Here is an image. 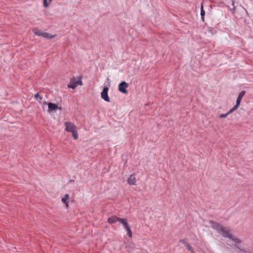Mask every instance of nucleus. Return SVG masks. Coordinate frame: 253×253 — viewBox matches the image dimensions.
Returning a JSON list of instances; mask_svg holds the SVG:
<instances>
[{
  "label": "nucleus",
  "instance_id": "obj_1",
  "mask_svg": "<svg viewBox=\"0 0 253 253\" xmlns=\"http://www.w3.org/2000/svg\"><path fill=\"white\" fill-rule=\"evenodd\" d=\"M230 231V230L227 229L225 227L222 226L217 232L221 234L223 237L228 238L232 240L235 243H241V241L239 239L233 237L232 234L229 233Z\"/></svg>",
  "mask_w": 253,
  "mask_h": 253
},
{
  "label": "nucleus",
  "instance_id": "obj_2",
  "mask_svg": "<svg viewBox=\"0 0 253 253\" xmlns=\"http://www.w3.org/2000/svg\"><path fill=\"white\" fill-rule=\"evenodd\" d=\"M32 31L35 35L42 36L47 39H51L55 37V35H52L47 33L43 32L39 30L38 28H34Z\"/></svg>",
  "mask_w": 253,
  "mask_h": 253
},
{
  "label": "nucleus",
  "instance_id": "obj_3",
  "mask_svg": "<svg viewBox=\"0 0 253 253\" xmlns=\"http://www.w3.org/2000/svg\"><path fill=\"white\" fill-rule=\"evenodd\" d=\"M82 77H79L78 80L76 78L71 79L70 83L68 84V87L72 89L75 88L78 85H82V82L81 81Z\"/></svg>",
  "mask_w": 253,
  "mask_h": 253
},
{
  "label": "nucleus",
  "instance_id": "obj_4",
  "mask_svg": "<svg viewBox=\"0 0 253 253\" xmlns=\"http://www.w3.org/2000/svg\"><path fill=\"white\" fill-rule=\"evenodd\" d=\"M48 105V112L49 113L54 112H56L57 110H59L60 111L62 110V108L61 106H59L57 104L51 102L47 103Z\"/></svg>",
  "mask_w": 253,
  "mask_h": 253
},
{
  "label": "nucleus",
  "instance_id": "obj_5",
  "mask_svg": "<svg viewBox=\"0 0 253 253\" xmlns=\"http://www.w3.org/2000/svg\"><path fill=\"white\" fill-rule=\"evenodd\" d=\"M128 84L125 81H123L120 83L119 84L118 90L120 92L124 93L127 94L128 93V91L126 89L128 87Z\"/></svg>",
  "mask_w": 253,
  "mask_h": 253
},
{
  "label": "nucleus",
  "instance_id": "obj_6",
  "mask_svg": "<svg viewBox=\"0 0 253 253\" xmlns=\"http://www.w3.org/2000/svg\"><path fill=\"white\" fill-rule=\"evenodd\" d=\"M109 88L107 86H104L103 88V90L101 93V97L105 101L109 102H110V98L108 95V91Z\"/></svg>",
  "mask_w": 253,
  "mask_h": 253
},
{
  "label": "nucleus",
  "instance_id": "obj_7",
  "mask_svg": "<svg viewBox=\"0 0 253 253\" xmlns=\"http://www.w3.org/2000/svg\"><path fill=\"white\" fill-rule=\"evenodd\" d=\"M123 220L124 221H123V222L121 221L120 223H122L124 225L125 228H126V230L127 235L129 237H132V232H131L130 227L127 222L126 219L123 218Z\"/></svg>",
  "mask_w": 253,
  "mask_h": 253
},
{
  "label": "nucleus",
  "instance_id": "obj_8",
  "mask_svg": "<svg viewBox=\"0 0 253 253\" xmlns=\"http://www.w3.org/2000/svg\"><path fill=\"white\" fill-rule=\"evenodd\" d=\"M65 126H66V130L67 132H71L77 129L76 126L70 122H65Z\"/></svg>",
  "mask_w": 253,
  "mask_h": 253
},
{
  "label": "nucleus",
  "instance_id": "obj_9",
  "mask_svg": "<svg viewBox=\"0 0 253 253\" xmlns=\"http://www.w3.org/2000/svg\"><path fill=\"white\" fill-rule=\"evenodd\" d=\"M209 223L213 229L216 230L217 232H218L220 228L222 226V225H220L219 223L215 222L212 220L209 221Z\"/></svg>",
  "mask_w": 253,
  "mask_h": 253
},
{
  "label": "nucleus",
  "instance_id": "obj_10",
  "mask_svg": "<svg viewBox=\"0 0 253 253\" xmlns=\"http://www.w3.org/2000/svg\"><path fill=\"white\" fill-rule=\"evenodd\" d=\"M117 221H119L120 223L121 221L123 222L124 221L123 220V218L118 217L116 216H111L108 219V222L111 224L115 223Z\"/></svg>",
  "mask_w": 253,
  "mask_h": 253
},
{
  "label": "nucleus",
  "instance_id": "obj_11",
  "mask_svg": "<svg viewBox=\"0 0 253 253\" xmlns=\"http://www.w3.org/2000/svg\"><path fill=\"white\" fill-rule=\"evenodd\" d=\"M127 181L129 185H135L136 183V179L135 176L130 175V177L127 179Z\"/></svg>",
  "mask_w": 253,
  "mask_h": 253
},
{
  "label": "nucleus",
  "instance_id": "obj_12",
  "mask_svg": "<svg viewBox=\"0 0 253 253\" xmlns=\"http://www.w3.org/2000/svg\"><path fill=\"white\" fill-rule=\"evenodd\" d=\"M245 93H246V91L245 90H242V91H241L238 96L237 99L236 100V102H238L239 103H241V100H242L243 97L245 94Z\"/></svg>",
  "mask_w": 253,
  "mask_h": 253
},
{
  "label": "nucleus",
  "instance_id": "obj_13",
  "mask_svg": "<svg viewBox=\"0 0 253 253\" xmlns=\"http://www.w3.org/2000/svg\"><path fill=\"white\" fill-rule=\"evenodd\" d=\"M69 195L68 194H66L63 198H62V202L66 205L67 207H68V199H69Z\"/></svg>",
  "mask_w": 253,
  "mask_h": 253
},
{
  "label": "nucleus",
  "instance_id": "obj_14",
  "mask_svg": "<svg viewBox=\"0 0 253 253\" xmlns=\"http://www.w3.org/2000/svg\"><path fill=\"white\" fill-rule=\"evenodd\" d=\"M205 15V12L204 9V6L203 3H201V19L204 22V16Z\"/></svg>",
  "mask_w": 253,
  "mask_h": 253
},
{
  "label": "nucleus",
  "instance_id": "obj_15",
  "mask_svg": "<svg viewBox=\"0 0 253 253\" xmlns=\"http://www.w3.org/2000/svg\"><path fill=\"white\" fill-rule=\"evenodd\" d=\"M239 243H235V245H233V247L234 249V251L236 253H240V251H241V249L239 247V246L237 245Z\"/></svg>",
  "mask_w": 253,
  "mask_h": 253
},
{
  "label": "nucleus",
  "instance_id": "obj_16",
  "mask_svg": "<svg viewBox=\"0 0 253 253\" xmlns=\"http://www.w3.org/2000/svg\"><path fill=\"white\" fill-rule=\"evenodd\" d=\"M185 247L187 248V250L190 251L192 253H195L193 248L189 243L186 244Z\"/></svg>",
  "mask_w": 253,
  "mask_h": 253
},
{
  "label": "nucleus",
  "instance_id": "obj_17",
  "mask_svg": "<svg viewBox=\"0 0 253 253\" xmlns=\"http://www.w3.org/2000/svg\"><path fill=\"white\" fill-rule=\"evenodd\" d=\"M71 132L72 133V136L73 137V138L75 139H77L78 138V134L77 129Z\"/></svg>",
  "mask_w": 253,
  "mask_h": 253
},
{
  "label": "nucleus",
  "instance_id": "obj_18",
  "mask_svg": "<svg viewBox=\"0 0 253 253\" xmlns=\"http://www.w3.org/2000/svg\"><path fill=\"white\" fill-rule=\"evenodd\" d=\"M43 6L45 7H47L49 6V3L51 2L52 0H49V2H47V0H43Z\"/></svg>",
  "mask_w": 253,
  "mask_h": 253
},
{
  "label": "nucleus",
  "instance_id": "obj_19",
  "mask_svg": "<svg viewBox=\"0 0 253 253\" xmlns=\"http://www.w3.org/2000/svg\"><path fill=\"white\" fill-rule=\"evenodd\" d=\"M232 5H233V7L232 9H230V10L232 12V13L234 14L235 13L236 6L234 5L235 1L234 0H232Z\"/></svg>",
  "mask_w": 253,
  "mask_h": 253
},
{
  "label": "nucleus",
  "instance_id": "obj_20",
  "mask_svg": "<svg viewBox=\"0 0 253 253\" xmlns=\"http://www.w3.org/2000/svg\"><path fill=\"white\" fill-rule=\"evenodd\" d=\"M179 242L183 244L185 246L186 245V244H188V242H187V239L184 238V239H180L179 240Z\"/></svg>",
  "mask_w": 253,
  "mask_h": 253
},
{
  "label": "nucleus",
  "instance_id": "obj_21",
  "mask_svg": "<svg viewBox=\"0 0 253 253\" xmlns=\"http://www.w3.org/2000/svg\"><path fill=\"white\" fill-rule=\"evenodd\" d=\"M240 103L238 102H236V104L234 106V107L232 108L235 111L238 109L240 105Z\"/></svg>",
  "mask_w": 253,
  "mask_h": 253
},
{
  "label": "nucleus",
  "instance_id": "obj_22",
  "mask_svg": "<svg viewBox=\"0 0 253 253\" xmlns=\"http://www.w3.org/2000/svg\"><path fill=\"white\" fill-rule=\"evenodd\" d=\"M35 98L36 99H38V98H39L40 100H42V96H40L39 95V93H36L35 96H34Z\"/></svg>",
  "mask_w": 253,
  "mask_h": 253
},
{
  "label": "nucleus",
  "instance_id": "obj_23",
  "mask_svg": "<svg viewBox=\"0 0 253 253\" xmlns=\"http://www.w3.org/2000/svg\"><path fill=\"white\" fill-rule=\"evenodd\" d=\"M228 115V114H227V113L226 114H221L219 115V117L220 118H226Z\"/></svg>",
  "mask_w": 253,
  "mask_h": 253
},
{
  "label": "nucleus",
  "instance_id": "obj_24",
  "mask_svg": "<svg viewBox=\"0 0 253 253\" xmlns=\"http://www.w3.org/2000/svg\"><path fill=\"white\" fill-rule=\"evenodd\" d=\"M234 111L235 110L233 108H232L227 112V114L229 115V114L233 113Z\"/></svg>",
  "mask_w": 253,
  "mask_h": 253
},
{
  "label": "nucleus",
  "instance_id": "obj_25",
  "mask_svg": "<svg viewBox=\"0 0 253 253\" xmlns=\"http://www.w3.org/2000/svg\"><path fill=\"white\" fill-rule=\"evenodd\" d=\"M248 253L246 250L245 249H241V251H240V253Z\"/></svg>",
  "mask_w": 253,
  "mask_h": 253
},
{
  "label": "nucleus",
  "instance_id": "obj_26",
  "mask_svg": "<svg viewBox=\"0 0 253 253\" xmlns=\"http://www.w3.org/2000/svg\"><path fill=\"white\" fill-rule=\"evenodd\" d=\"M70 181V182H74V180H70V181Z\"/></svg>",
  "mask_w": 253,
  "mask_h": 253
}]
</instances>
